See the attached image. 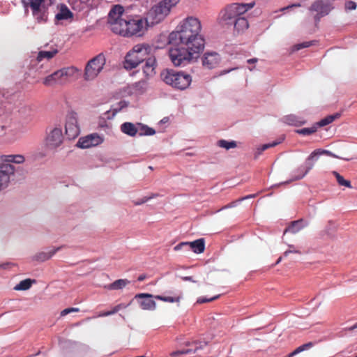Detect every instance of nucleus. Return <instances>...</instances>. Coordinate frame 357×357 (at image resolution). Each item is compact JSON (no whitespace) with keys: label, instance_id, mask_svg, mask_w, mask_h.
<instances>
[{"label":"nucleus","instance_id":"13d9d810","mask_svg":"<svg viewBox=\"0 0 357 357\" xmlns=\"http://www.w3.org/2000/svg\"><path fill=\"white\" fill-rule=\"evenodd\" d=\"M257 59L256 58H253V59H250L247 61V62L250 64H252V63H255L257 62Z\"/></svg>","mask_w":357,"mask_h":357},{"label":"nucleus","instance_id":"de8ad7c7","mask_svg":"<svg viewBox=\"0 0 357 357\" xmlns=\"http://www.w3.org/2000/svg\"><path fill=\"white\" fill-rule=\"evenodd\" d=\"M289 249L284 252V256L287 257L289 253L301 254V252L298 250L296 249L293 245H289Z\"/></svg>","mask_w":357,"mask_h":357},{"label":"nucleus","instance_id":"72a5a7b5","mask_svg":"<svg viewBox=\"0 0 357 357\" xmlns=\"http://www.w3.org/2000/svg\"><path fill=\"white\" fill-rule=\"evenodd\" d=\"M340 116L339 113L327 116L317 123V127H322L331 123L336 119Z\"/></svg>","mask_w":357,"mask_h":357},{"label":"nucleus","instance_id":"c756f323","mask_svg":"<svg viewBox=\"0 0 357 357\" xmlns=\"http://www.w3.org/2000/svg\"><path fill=\"white\" fill-rule=\"evenodd\" d=\"M130 282L126 279H119L108 286L109 289L118 290L124 288Z\"/></svg>","mask_w":357,"mask_h":357},{"label":"nucleus","instance_id":"680f3d73","mask_svg":"<svg viewBox=\"0 0 357 357\" xmlns=\"http://www.w3.org/2000/svg\"><path fill=\"white\" fill-rule=\"evenodd\" d=\"M234 69H235V68H231V69L227 70H223V71H222V72H221V73H220V74H221V75H225V74H226V73H228L231 72V70H234Z\"/></svg>","mask_w":357,"mask_h":357},{"label":"nucleus","instance_id":"412c9836","mask_svg":"<svg viewBox=\"0 0 357 357\" xmlns=\"http://www.w3.org/2000/svg\"><path fill=\"white\" fill-rule=\"evenodd\" d=\"M249 26L247 19L243 15L240 16L232 24L231 26L228 27H233L234 30L237 33L243 32L245 31Z\"/></svg>","mask_w":357,"mask_h":357},{"label":"nucleus","instance_id":"9d476101","mask_svg":"<svg viewBox=\"0 0 357 357\" xmlns=\"http://www.w3.org/2000/svg\"><path fill=\"white\" fill-rule=\"evenodd\" d=\"M63 142V134L61 128L52 129L45 138V146L49 149H54Z\"/></svg>","mask_w":357,"mask_h":357},{"label":"nucleus","instance_id":"dca6fc26","mask_svg":"<svg viewBox=\"0 0 357 357\" xmlns=\"http://www.w3.org/2000/svg\"><path fill=\"white\" fill-rule=\"evenodd\" d=\"M220 62V56L216 52H206L202 57V64L208 69L216 68Z\"/></svg>","mask_w":357,"mask_h":357},{"label":"nucleus","instance_id":"052dcab7","mask_svg":"<svg viewBox=\"0 0 357 357\" xmlns=\"http://www.w3.org/2000/svg\"><path fill=\"white\" fill-rule=\"evenodd\" d=\"M146 275L142 274L138 277L137 280H138V281L142 282V281L146 279Z\"/></svg>","mask_w":357,"mask_h":357},{"label":"nucleus","instance_id":"cd10ccee","mask_svg":"<svg viewBox=\"0 0 357 357\" xmlns=\"http://www.w3.org/2000/svg\"><path fill=\"white\" fill-rule=\"evenodd\" d=\"M58 53L57 50H53L52 51H40L38 54L36 60L38 62H41L44 59L49 61L53 58Z\"/></svg>","mask_w":357,"mask_h":357},{"label":"nucleus","instance_id":"ea45409f","mask_svg":"<svg viewBox=\"0 0 357 357\" xmlns=\"http://www.w3.org/2000/svg\"><path fill=\"white\" fill-rule=\"evenodd\" d=\"M256 195L255 194H252V195H247L245 197H241L239 199L236 200V201H234V202H231L230 204H227V205H225L224 207H222V208H231V207H234L236 205V204L238 202H240L243 200H245V199H250V198H254L255 197Z\"/></svg>","mask_w":357,"mask_h":357},{"label":"nucleus","instance_id":"39448f33","mask_svg":"<svg viewBox=\"0 0 357 357\" xmlns=\"http://www.w3.org/2000/svg\"><path fill=\"white\" fill-rule=\"evenodd\" d=\"M160 77L167 84L179 90L187 89L192 82V77L189 74L172 69L162 70Z\"/></svg>","mask_w":357,"mask_h":357},{"label":"nucleus","instance_id":"0e129e2a","mask_svg":"<svg viewBox=\"0 0 357 357\" xmlns=\"http://www.w3.org/2000/svg\"><path fill=\"white\" fill-rule=\"evenodd\" d=\"M282 260V257H280L278 261H276V264H279Z\"/></svg>","mask_w":357,"mask_h":357},{"label":"nucleus","instance_id":"6e6552de","mask_svg":"<svg viewBox=\"0 0 357 357\" xmlns=\"http://www.w3.org/2000/svg\"><path fill=\"white\" fill-rule=\"evenodd\" d=\"M105 62V57L102 53L89 60L84 69V79L86 80L95 79L102 70Z\"/></svg>","mask_w":357,"mask_h":357},{"label":"nucleus","instance_id":"a878e982","mask_svg":"<svg viewBox=\"0 0 357 357\" xmlns=\"http://www.w3.org/2000/svg\"><path fill=\"white\" fill-rule=\"evenodd\" d=\"M60 250V248H57L56 249H53L49 252H41L36 254L34 256V259L37 261H45L50 259L58 250Z\"/></svg>","mask_w":357,"mask_h":357},{"label":"nucleus","instance_id":"423d86ee","mask_svg":"<svg viewBox=\"0 0 357 357\" xmlns=\"http://www.w3.org/2000/svg\"><path fill=\"white\" fill-rule=\"evenodd\" d=\"M151 47L147 44H137L125 57L123 66L127 70L135 68L151 54Z\"/></svg>","mask_w":357,"mask_h":357},{"label":"nucleus","instance_id":"bb28decb","mask_svg":"<svg viewBox=\"0 0 357 357\" xmlns=\"http://www.w3.org/2000/svg\"><path fill=\"white\" fill-rule=\"evenodd\" d=\"M304 227L303 220L294 221L291 225L287 227L284 230V234L287 232H291L293 234L297 233Z\"/></svg>","mask_w":357,"mask_h":357},{"label":"nucleus","instance_id":"5701e85b","mask_svg":"<svg viewBox=\"0 0 357 357\" xmlns=\"http://www.w3.org/2000/svg\"><path fill=\"white\" fill-rule=\"evenodd\" d=\"M282 121L284 123L294 126H301L305 123V121L301 117L294 114H289L284 116Z\"/></svg>","mask_w":357,"mask_h":357},{"label":"nucleus","instance_id":"49530a36","mask_svg":"<svg viewBox=\"0 0 357 357\" xmlns=\"http://www.w3.org/2000/svg\"><path fill=\"white\" fill-rule=\"evenodd\" d=\"M123 106H121L117 108H113L112 109L107 111V114H108L107 118H112L114 117L122 108Z\"/></svg>","mask_w":357,"mask_h":357},{"label":"nucleus","instance_id":"c85d7f7f","mask_svg":"<svg viewBox=\"0 0 357 357\" xmlns=\"http://www.w3.org/2000/svg\"><path fill=\"white\" fill-rule=\"evenodd\" d=\"M72 17V12L66 6H62L59 13H58L55 16V18L57 20H68Z\"/></svg>","mask_w":357,"mask_h":357},{"label":"nucleus","instance_id":"7ed1b4c3","mask_svg":"<svg viewBox=\"0 0 357 357\" xmlns=\"http://www.w3.org/2000/svg\"><path fill=\"white\" fill-rule=\"evenodd\" d=\"M255 2L248 3H234L227 5L220 13L219 20L222 26H229L248 10L253 8Z\"/></svg>","mask_w":357,"mask_h":357},{"label":"nucleus","instance_id":"e433bc0d","mask_svg":"<svg viewBox=\"0 0 357 357\" xmlns=\"http://www.w3.org/2000/svg\"><path fill=\"white\" fill-rule=\"evenodd\" d=\"M280 142H273L272 143H268V144H263L262 146H261L260 147H259L257 149L255 158H257L260 154H261V153L263 151H264L265 150H266V149H269L271 147L275 146L276 145L279 144Z\"/></svg>","mask_w":357,"mask_h":357},{"label":"nucleus","instance_id":"ddd939ff","mask_svg":"<svg viewBox=\"0 0 357 357\" xmlns=\"http://www.w3.org/2000/svg\"><path fill=\"white\" fill-rule=\"evenodd\" d=\"M32 15L36 21L39 24H43L48 20V8L45 5H40L31 7Z\"/></svg>","mask_w":357,"mask_h":357},{"label":"nucleus","instance_id":"1a4fd4ad","mask_svg":"<svg viewBox=\"0 0 357 357\" xmlns=\"http://www.w3.org/2000/svg\"><path fill=\"white\" fill-rule=\"evenodd\" d=\"M334 0H316L310 7L311 12H315L314 20L317 24L320 19L327 15L333 9Z\"/></svg>","mask_w":357,"mask_h":357},{"label":"nucleus","instance_id":"f3484780","mask_svg":"<svg viewBox=\"0 0 357 357\" xmlns=\"http://www.w3.org/2000/svg\"><path fill=\"white\" fill-rule=\"evenodd\" d=\"M66 134L69 139H75L79 134V128L77 119L74 116L68 119L66 126Z\"/></svg>","mask_w":357,"mask_h":357},{"label":"nucleus","instance_id":"f704fd0d","mask_svg":"<svg viewBox=\"0 0 357 357\" xmlns=\"http://www.w3.org/2000/svg\"><path fill=\"white\" fill-rule=\"evenodd\" d=\"M217 144L220 147L224 148L227 150L234 149L237 146L236 142L235 141L228 142L225 139H220L218 142Z\"/></svg>","mask_w":357,"mask_h":357},{"label":"nucleus","instance_id":"8fccbe9b","mask_svg":"<svg viewBox=\"0 0 357 357\" xmlns=\"http://www.w3.org/2000/svg\"><path fill=\"white\" fill-rule=\"evenodd\" d=\"M303 351V348L301 347H298L296 348L293 352L290 353L287 357H293L294 356L296 355L297 354Z\"/></svg>","mask_w":357,"mask_h":357},{"label":"nucleus","instance_id":"9b49d317","mask_svg":"<svg viewBox=\"0 0 357 357\" xmlns=\"http://www.w3.org/2000/svg\"><path fill=\"white\" fill-rule=\"evenodd\" d=\"M185 344L190 348L173 351L170 354V356L176 357L179 355L196 353L198 350L204 349L207 345V343L205 342H187Z\"/></svg>","mask_w":357,"mask_h":357},{"label":"nucleus","instance_id":"f8f14e48","mask_svg":"<svg viewBox=\"0 0 357 357\" xmlns=\"http://www.w3.org/2000/svg\"><path fill=\"white\" fill-rule=\"evenodd\" d=\"M15 167L10 164L0 165V190L7 187L10 181V176L15 172Z\"/></svg>","mask_w":357,"mask_h":357},{"label":"nucleus","instance_id":"bf43d9fd","mask_svg":"<svg viewBox=\"0 0 357 357\" xmlns=\"http://www.w3.org/2000/svg\"><path fill=\"white\" fill-rule=\"evenodd\" d=\"M297 6H300V4H292L291 6H287V7L282 8L281 9V10H287V9H289V8H291V7H297Z\"/></svg>","mask_w":357,"mask_h":357},{"label":"nucleus","instance_id":"37998d69","mask_svg":"<svg viewBox=\"0 0 357 357\" xmlns=\"http://www.w3.org/2000/svg\"><path fill=\"white\" fill-rule=\"evenodd\" d=\"M219 295L218 296H215L213 297H211L210 298H204V297H199L197 300V303L198 304H202V303H207V302H211V301H213L216 299H218L219 298Z\"/></svg>","mask_w":357,"mask_h":357},{"label":"nucleus","instance_id":"a19ab883","mask_svg":"<svg viewBox=\"0 0 357 357\" xmlns=\"http://www.w3.org/2000/svg\"><path fill=\"white\" fill-rule=\"evenodd\" d=\"M314 41H306L301 43L296 44L294 46L293 49L295 51H298L303 48L309 47L314 44Z\"/></svg>","mask_w":357,"mask_h":357},{"label":"nucleus","instance_id":"aec40b11","mask_svg":"<svg viewBox=\"0 0 357 357\" xmlns=\"http://www.w3.org/2000/svg\"><path fill=\"white\" fill-rule=\"evenodd\" d=\"M146 63L143 66V73L146 77L152 76L155 74V68L156 66V60L155 57L150 55L145 59Z\"/></svg>","mask_w":357,"mask_h":357},{"label":"nucleus","instance_id":"f257e3e1","mask_svg":"<svg viewBox=\"0 0 357 357\" xmlns=\"http://www.w3.org/2000/svg\"><path fill=\"white\" fill-rule=\"evenodd\" d=\"M179 1L180 0H162L149 11L146 18L130 17L125 14L122 6L115 5L109 13L107 22L110 29L116 34L124 37L140 36L149 26L162 21Z\"/></svg>","mask_w":357,"mask_h":357},{"label":"nucleus","instance_id":"a18cd8bd","mask_svg":"<svg viewBox=\"0 0 357 357\" xmlns=\"http://www.w3.org/2000/svg\"><path fill=\"white\" fill-rule=\"evenodd\" d=\"M346 10H352L356 8V3L354 1H349L344 5Z\"/></svg>","mask_w":357,"mask_h":357},{"label":"nucleus","instance_id":"4468645a","mask_svg":"<svg viewBox=\"0 0 357 357\" xmlns=\"http://www.w3.org/2000/svg\"><path fill=\"white\" fill-rule=\"evenodd\" d=\"M102 142V138L97 134H92L84 137L79 138L77 146L82 149H88L100 144Z\"/></svg>","mask_w":357,"mask_h":357},{"label":"nucleus","instance_id":"a211bd4d","mask_svg":"<svg viewBox=\"0 0 357 357\" xmlns=\"http://www.w3.org/2000/svg\"><path fill=\"white\" fill-rule=\"evenodd\" d=\"M63 84H65L77 77L78 69L73 66L63 68L59 70Z\"/></svg>","mask_w":357,"mask_h":357},{"label":"nucleus","instance_id":"7c9ffc66","mask_svg":"<svg viewBox=\"0 0 357 357\" xmlns=\"http://www.w3.org/2000/svg\"><path fill=\"white\" fill-rule=\"evenodd\" d=\"M148 86L147 82L144 79H142L137 82H135L132 85V89L135 93H143L146 91Z\"/></svg>","mask_w":357,"mask_h":357},{"label":"nucleus","instance_id":"c03bdc74","mask_svg":"<svg viewBox=\"0 0 357 357\" xmlns=\"http://www.w3.org/2000/svg\"><path fill=\"white\" fill-rule=\"evenodd\" d=\"M79 311V309L77 308V307L66 308V309H64L63 310H62L61 312V316L63 317V316H66V315H67L68 314H69L70 312H77Z\"/></svg>","mask_w":357,"mask_h":357},{"label":"nucleus","instance_id":"4d7b16f0","mask_svg":"<svg viewBox=\"0 0 357 357\" xmlns=\"http://www.w3.org/2000/svg\"><path fill=\"white\" fill-rule=\"evenodd\" d=\"M129 305H130V303L129 304L120 303L117 305H118V307H119V310H121L122 309L126 308Z\"/></svg>","mask_w":357,"mask_h":357},{"label":"nucleus","instance_id":"09e8293b","mask_svg":"<svg viewBox=\"0 0 357 357\" xmlns=\"http://www.w3.org/2000/svg\"><path fill=\"white\" fill-rule=\"evenodd\" d=\"M45 0H29V5L31 7L44 4Z\"/></svg>","mask_w":357,"mask_h":357},{"label":"nucleus","instance_id":"58836bf2","mask_svg":"<svg viewBox=\"0 0 357 357\" xmlns=\"http://www.w3.org/2000/svg\"><path fill=\"white\" fill-rule=\"evenodd\" d=\"M139 135H153L155 133L154 129L149 128L147 126H142L138 130Z\"/></svg>","mask_w":357,"mask_h":357},{"label":"nucleus","instance_id":"79ce46f5","mask_svg":"<svg viewBox=\"0 0 357 357\" xmlns=\"http://www.w3.org/2000/svg\"><path fill=\"white\" fill-rule=\"evenodd\" d=\"M158 197V195L157 194H152L151 196H149V197H144L143 198H142L141 199L138 200V201H136V202H134V204L135 206H138V205H141L142 204H144L146 203V202H148L149 200L153 199V198H155Z\"/></svg>","mask_w":357,"mask_h":357},{"label":"nucleus","instance_id":"4be33fe9","mask_svg":"<svg viewBox=\"0 0 357 357\" xmlns=\"http://www.w3.org/2000/svg\"><path fill=\"white\" fill-rule=\"evenodd\" d=\"M2 164H10L15 163V164H21L23 163L25 160L24 155L18 154V155H4L1 157Z\"/></svg>","mask_w":357,"mask_h":357},{"label":"nucleus","instance_id":"b1692460","mask_svg":"<svg viewBox=\"0 0 357 357\" xmlns=\"http://www.w3.org/2000/svg\"><path fill=\"white\" fill-rule=\"evenodd\" d=\"M188 246L195 253H202L205 249L204 240L199 238L192 242H188Z\"/></svg>","mask_w":357,"mask_h":357},{"label":"nucleus","instance_id":"c9c22d12","mask_svg":"<svg viewBox=\"0 0 357 357\" xmlns=\"http://www.w3.org/2000/svg\"><path fill=\"white\" fill-rule=\"evenodd\" d=\"M317 128L318 127L316 124L310 128H304L302 129L297 130H296V132L302 135H310L317 132Z\"/></svg>","mask_w":357,"mask_h":357},{"label":"nucleus","instance_id":"2f4dec72","mask_svg":"<svg viewBox=\"0 0 357 357\" xmlns=\"http://www.w3.org/2000/svg\"><path fill=\"white\" fill-rule=\"evenodd\" d=\"M155 298L164 302L178 303L181 298V294H175V295L173 296H164L158 295L155 296Z\"/></svg>","mask_w":357,"mask_h":357},{"label":"nucleus","instance_id":"6e6d98bb","mask_svg":"<svg viewBox=\"0 0 357 357\" xmlns=\"http://www.w3.org/2000/svg\"><path fill=\"white\" fill-rule=\"evenodd\" d=\"M119 311V307L118 305L114 306L111 310L112 314H114Z\"/></svg>","mask_w":357,"mask_h":357},{"label":"nucleus","instance_id":"393cba45","mask_svg":"<svg viewBox=\"0 0 357 357\" xmlns=\"http://www.w3.org/2000/svg\"><path fill=\"white\" fill-rule=\"evenodd\" d=\"M121 130L131 137H134L136 135V134L138 132V129L136 128V126L130 122H126L123 123L121 126Z\"/></svg>","mask_w":357,"mask_h":357},{"label":"nucleus","instance_id":"6ab92c4d","mask_svg":"<svg viewBox=\"0 0 357 357\" xmlns=\"http://www.w3.org/2000/svg\"><path fill=\"white\" fill-rule=\"evenodd\" d=\"M43 84L47 86H52L56 84L63 85L59 70L45 77L43 80Z\"/></svg>","mask_w":357,"mask_h":357},{"label":"nucleus","instance_id":"4c0bfd02","mask_svg":"<svg viewBox=\"0 0 357 357\" xmlns=\"http://www.w3.org/2000/svg\"><path fill=\"white\" fill-rule=\"evenodd\" d=\"M333 174L335 176L340 185H343L349 188H351V182L348 180H345L338 172L334 171L333 172Z\"/></svg>","mask_w":357,"mask_h":357},{"label":"nucleus","instance_id":"864d4df0","mask_svg":"<svg viewBox=\"0 0 357 357\" xmlns=\"http://www.w3.org/2000/svg\"><path fill=\"white\" fill-rule=\"evenodd\" d=\"M109 315H112L110 310L100 312L98 314V317H107V316H109Z\"/></svg>","mask_w":357,"mask_h":357},{"label":"nucleus","instance_id":"e2e57ef3","mask_svg":"<svg viewBox=\"0 0 357 357\" xmlns=\"http://www.w3.org/2000/svg\"><path fill=\"white\" fill-rule=\"evenodd\" d=\"M357 328V323H356L354 325H353L352 326H351L349 330V331H354V329Z\"/></svg>","mask_w":357,"mask_h":357},{"label":"nucleus","instance_id":"473e14b6","mask_svg":"<svg viewBox=\"0 0 357 357\" xmlns=\"http://www.w3.org/2000/svg\"><path fill=\"white\" fill-rule=\"evenodd\" d=\"M34 282L35 280H32L31 279H25L20 281V283L14 287V289L16 291L27 290L31 287L32 283Z\"/></svg>","mask_w":357,"mask_h":357},{"label":"nucleus","instance_id":"2eb2a0df","mask_svg":"<svg viewBox=\"0 0 357 357\" xmlns=\"http://www.w3.org/2000/svg\"><path fill=\"white\" fill-rule=\"evenodd\" d=\"M153 296L150 294L141 293L135 295V298L142 299L139 301L140 307L144 310H153L155 308L156 303L152 299Z\"/></svg>","mask_w":357,"mask_h":357},{"label":"nucleus","instance_id":"20e7f679","mask_svg":"<svg viewBox=\"0 0 357 357\" xmlns=\"http://www.w3.org/2000/svg\"><path fill=\"white\" fill-rule=\"evenodd\" d=\"M177 45L170 48L169 51V56L172 63L176 66H185L192 59L197 58L202 51H196L190 47Z\"/></svg>","mask_w":357,"mask_h":357},{"label":"nucleus","instance_id":"0eeeda50","mask_svg":"<svg viewBox=\"0 0 357 357\" xmlns=\"http://www.w3.org/2000/svg\"><path fill=\"white\" fill-rule=\"evenodd\" d=\"M321 155H326L328 156H331L333 158H340L343 160H346L345 158H340L335 154L333 153L330 151L328 150H322V149H316L313 152L310 153L308 156L305 165L300 167L297 172L298 174L295 176L294 180H300L303 178L314 167V160L317 159V157Z\"/></svg>","mask_w":357,"mask_h":357},{"label":"nucleus","instance_id":"69168bd1","mask_svg":"<svg viewBox=\"0 0 357 357\" xmlns=\"http://www.w3.org/2000/svg\"><path fill=\"white\" fill-rule=\"evenodd\" d=\"M249 70L252 71L253 70V68H249Z\"/></svg>","mask_w":357,"mask_h":357},{"label":"nucleus","instance_id":"5fc2aeb1","mask_svg":"<svg viewBox=\"0 0 357 357\" xmlns=\"http://www.w3.org/2000/svg\"><path fill=\"white\" fill-rule=\"evenodd\" d=\"M182 280H184V281H190V282H196V281H195V280H194L192 279V277H190V276H185V277H183V278H182Z\"/></svg>","mask_w":357,"mask_h":357},{"label":"nucleus","instance_id":"603ef678","mask_svg":"<svg viewBox=\"0 0 357 357\" xmlns=\"http://www.w3.org/2000/svg\"><path fill=\"white\" fill-rule=\"evenodd\" d=\"M312 346H313V344L312 342H308V343L301 345V347L303 348V351L311 348Z\"/></svg>","mask_w":357,"mask_h":357},{"label":"nucleus","instance_id":"f03ea898","mask_svg":"<svg viewBox=\"0 0 357 357\" xmlns=\"http://www.w3.org/2000/svg\"><path fill=\"white\" fill-rule=\"evenodd\" d=\"M201 29L200 21L197 18L188 17L180 22L175 31L169 34V43H178L181 45L190 47L196 51H202L204 47V39L200 34Z\"/></svg>","mask_w":357,"mask_h":357},{"label":"nucleus","instance_id":"338daca9","mask_svg":"<svg viewBox=\"0 0 357 357\" xmlns=\"http://www.w3.org/2000/svg\"><path fill=\"white\" fill-rule=\"evenodd\" d=\"M355 357H357V356H355Z\"/></svg>","mask_w":357,"mask_h":357},{"label":"nucleus","instance_id":"3c124183","mask_svg":"<svg viewBox=\"0 0 357 357\" xmlns=\"http://www.w3.org/2000/svg\"><path fill=\"white\" fill-rule=\"evenodd\" d=\"M188 245V242H181L174 248V250L177 251L182 249L183 247Z\"/></svg>","mask_w":357,"mask_h":357}]
</instances>
